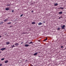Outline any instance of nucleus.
<instances>
[{"label": "nucleus", "mask_w": 66, "mask_h": 66, "mask_svg": "<svg viewBox=\"0 0 66 66\" xmlns=\"http://www.w3.org/2000/svg\"><path fill=\"white\" fill-rule=\"evenodd\" d=\"M65 25H63L62 27H61L62 29L63 30L64 29H65V28H65Z\"/></svg>", "instance_id": "f257e3e1"}, {"label": "nucleus", "mask_w": 66, "mask_h": 66, "mask_svg": "<svg viewBox=\"0 0 66 66\" xmlns=\"http://www.w3.org/2000/svg\"><path fill=\"white\" fill-rule=\"evenodd\" d=\"M5 49H6V48H4L1 49V50H2V51H3V50H5Z\"/></svg>", "instance_id": "f03ea898"}, {"label": "nucleus", "mask_w": 66, "mask_h": 66, "mask_svg": "<svg viewBox=\"0 0 66 66\" xmlns=\"http://www.w3.org/2000/svg\"><path fill=\"white\" fill-rule=\"evenodd\" d=\"M37 54H38V52H36L34 54V56H36Z\"/></svg>", "instance_id": "7ed1b4c3"}, {"label": "nucleus", "mask_w": 66, "mask_h": 66, "mask_svg": "<svg viewBox=\"0 0 66 66\" xmlns=\"http://www.w3.org/2000/svg\"><path fill=\"white\" fill-rule=\"evenodd\" d=\"M38 26H41V25L42 24V23L41 22H40L38 23Z\"/></svg>", "instance_id": "20e7f679"}, {"label": "nucleus", "mask_w": 66, "mask_h": 66, "mask_svg": "<svg viewBox=\"0 0 66 66\" xmlns=\"http://www.w3.org/2000/svg\"><path fill=\"white\" fill-rule=\"evenodd\" d=\"M30 46V45H28V44H25V47H28V46Z\"/></svg>", "instance_id": "39448f33"}, {"label": "nucleus", "mask_w": 66, "mask_h": 66, "mask_svg": "<svg viewBox=\"0 0 66 66\" xmlns=\"http://www.w3.org/2000/svg\"><path fill=\"white\" fill-rule=\"evenodd\" d=\"M15 46H18V45H19V44L17 43H16V44H15Z\"/></svg>", "instance_id": "423d86ee"}, {"label": "nucleus", "mask_w": 66, "mask_h": 66, "mask_svg": "<svg viewBox=\"0 0 66 66\" xmlns=\"http://www.w3.org/2000/svg\"><path fill=\"white\" fill-rule=\"evenodd\" d=\"M10 10V9L8 8H7L5 9V10L6 11H8V10Z\"/></svg>", "instance_id": "0eeeda50"}, {"label": "nucleus", "mask_w": 66, "mask_h": 66, "mask_svg": "<svg viewBox=\"0 0 66 66\" xmlns=\"http://www.w3.org/2000/svg\"><path fill=\"white\" fill-rule=\"evenodd\" d=\"M8 62H9V61H8V60H6L5 61V63H7Z\"/></svg>", "instance_id": "6e6552de"}, {"label": "nucleus", "mask_w": 66, "mask_h": 66, "mask_svg": "<svg viewBox=\"0 0 66 66\" xmlns=\"http://www.w3.org/2000/svg\"><path fill=\"white\" fill-rule=\"evenodd\" d=\"M6 45H9L10 44V42H7L6 43Z\"/></svg>", "instance_id": "1a4fd4ad"}, {"label": "nucleus", "mask_w": 66, "mask_h": 66, "mask_svg": "<svg viewBox=\"0 0 66 66\" xmlns=\"http://www.w3.org/2000/svg\"><path fill=\"white\" fill-rule=\"evenodd\" d=\"M3 22H0V24H3Z\"/></svg>", "instance_id": "9d476101"}, {"label": "nucleus", "mask_w": 66, "mask_h": 66, "mask_svg": "<svg viewBox=\"0 0 66 66\" xmlns=\"http://www.w3.org/2000/svg\"><path fill=\"white\" fill-rule=\"evenodd\" d=\"M62 13L63 12H60L59 13V14H62Z\"/></svg>", "instance_id": "9b49d317"}, {"label": "nucleus", "mask_w": 66, "mask_h": 66, "mask_svg": "<svg viewBox=\"0 0 66 66\" xmlns=\"http://www.w3.org/2000/svg\"><path fill=\"white\" fill-rule=\"evenodd\" d=\"M31 23L32 24H35V22H33Z\"/></svg>", "instance_id": "f8f14e48"}, {"label": "nucleus", "mask_w": 66, "mask_h": 66, "mask_svg": "<svg viewBox=\"0 0 66 66\" xmlns=\"http://www.w3.org/2000/svg\"><path fill=\"white\" fill-rule=\"evenodd\" d=\"M16 47V46H14V45H13L11 47L12 48V49L13 48V47Z\"/></svg>", "instance_id": "ddd939ff"}, {"label": "nucleus", "mask_w": 66, "mask_h": 66, "mask_svg": "<svg viewBox=\"0 0 66 66\" xmlns=\"http://www.w3.org/2000/svg\"><path fill=\"white\" fill-rule=\"evenodd\" d=\"M58 5L57 3H56L54 4V6H57Z\"/></svg>", "instance_id": "4468645a"}, {"label": "nucleus", "mask_w": 66, "mask_h": 66, "mask_svg": "<svg viewBox=\"0 0 66 66\" xmlns=\"http://www.w3.org/2000/svg\"><path fill=\"white\" fill-rule=\"evenodd\" d=\"M8 20L7 19H5L4 20V21L5 22H6V21H7Z\"/></svg>", "instance_id": "2eb2a0df"}, {"label": "nucleus", "mask_w": 66, "mask_h": 66, "mask_svg": "<svg viewBox=\"0 0 66 66\" xmlns=\"http://www.w3.org/2000/svg\"><path fill=\"white\" fill-rule=\"evenodd\" d=\"M47 39H48V38H46V39L44 40V41H46V40H47Z\"/></svg>", "instance_id": "dca6fc26"}, {"label": "nucleus", "mask_w": 66, "mask_h": 66, "mask_svg": "<svg viewBox=\"0 0 66 66\" xmlns=\"http://www.w3.org/2000/svg\"><path fill=\"white\" fill-rule=\"evenodd\" d=\"M28 44H33V42H31L30 43L28 42Z\"/></svg>", "instance_id": "f3484780"}, {"label": "nucleus", "mask_w": 66, "mask_h": 66, "mask_svg": "<svg viewBox=\"0 0 66 66\" xmlns=\"http://www.w3.org/2000/svg\"><path fill=\"white\" fill-rule=\"evenodd\" d=\"M60 28H58L57 29V30H58V31L60 30Z\"/></svg>", "instance_id": "a211bd4d"}, {"label": "nucleus", "mask_w": 66, "mask_h": 66, "mask_svg": "<svg viewBox=\"0 0 66 66\" xmlns=\"http://www.w3.org/2000/svg\"><path fill=\"white\" fill-rule=\"evenodd\" d=\"M11 22H10L9 23H7V24H11Z\"/></svg>", "instance_id": "6ab92c4d"}, {"label": "nucleus", "mask_w": 66, "mask_h": 66, "mask_svg": "<svg viewBox=\"0 0 66 66\" xmlns=\"http://www.w3.org/2000/svg\"><path fill=\"white\" fill-rule=\"evenodd\" d=\"M4 60V58H2L1 59V61H3V60Z\"/></svg>", "instance_id": "aec40b11"}, {"label": "nucleus", "mask_w": 66, "mask_h": 66, "mask_svg": "<svg viewBox=\"0 0 66 66\" xmlns=\"http://www.w3.org/2000/svg\"><path fill=\"white\" fill-rule=\"evenodd\" d=\"M22 16H23V14H22L20 15V17H22Z\"/></svg>", "instance_id": "412c9836"}, {"label": "nucleus", "mask_w": 66, "mask_h": 66, "mask_svg": "<svg viewBox=\"0 0 66 66\" xmlns=\"http://www.w3.org/2000/svg\"><path fill=\"white\" fill-rule=\"evenodd\" d=\"M32 4H35V2H32Z\"/></svg>", "instance_id": "4be33fe9"}, {"label": "nucleus", "mask_w": 66, "mask_h": 66, "mask_svg": "<svg viewBox=\"0 0 66 66\" xmlns=\"http://www.w3.org/2000/svg\"><path fill=\"white\" fill-rule=\"evenodd\" d=\"M60 9H61L62 10H63V9H64V8H62V7H60Z\"/></svg>", "instance_id": "5701e85b"}, {"label": "nucleus", "mask_w": 66, "mask_h": 66, "mask_svg": "<svg viewBox=\"0 0 66 66\" xmlns=\"http://www.w3.org/2000/svg\"><path fill=\"white\" fill-rule=\"evenodd\" d=\"M10 4H9V5H7V6H10Z\"/></svg>", "instance_id": "b1692460"}, {"label": "nucleus", "mask_w": 66, "mask_h": 66, "mask_svg": "<svg viewBox=\"0 0 66 66\" xmlns=\"http://www.w3.org/2000/svg\"><path fill=\"white\" fill-rule=\"evenodd\" d=\"M2 65V63L0 64V66H1Z\"/></svg>", "instance_id": "393cba45"}, {"label": "nucleus", "mask_w": 66, "mask_h": 66, "mask_svg": "<svg viewBox=\"0 0 66 66\" xmlns=\"http://www.w3.org/2000/svg\"><path fill=\"white\" fill-rule=\"evenodd\" d=\"M12 27H13V26H11L10 27H9V28H12Z\"/></svg>", "instance_id": "a878e982"}, {"label": "nucleus", "mask_w": 66, "mask_h": 66, "mask_svg": "<svg viewBox=\"0 0 66 66\" xmlns=\"http://www.w3.org/2000/svg\"><path fill=\"white\" fill-rule=\"evenodd\" d=\"M63 47V46H61V48H62Z\"/></svg>", "instance_id": "bb28decb"}, {"label": "nucleus", "mask_w": 66, "mask_h": 66, "mask_svg": "<svg viewBox=\"0 0 66 66\" xmlns=\"http://www.w3.org/2000/svg\"><path fill=\"white\" fill-rule=\"evenodd\" d=\"M30 65L31 66H33V65H32V64H30Z\"/></svg>", "instance_id": "cd10ccee"}, {"label": "nucleus", "mask_w": 66, "mask_h": 66, "mask_svg": "<svg viewBox=\"0 0 66 66\" xmlns=\"http://www.w3.org/2000/svg\"><path fill=\"white\" fill-rule=\"evenodd\" d=\"M14 12V10L12 11V12Z\"/></svg>", "instance_id": "c85d7f7f"}, {"label": "nucleus", "mask_w": 66, "mask_h": 66, "mask_svg": "<svg viewBox=\"0 0 66 66\" xmlns=\"http://www.w3.org/2000/svg\"><path fill=\"white\" fill-rule=\"evenodd\" d=\"M33 12H34V11H31V12L32 13H33Z\"/></svg>", "instance_id": "c756f323"}, {"label": "nucleus", "mask_w": 66, "mask_h": 66, "mask_svg": "<svg viewBox=\"0 0 66 66\" xmlns=\"http://www.w3.org/2000/svg\"><path fill=\"white\" fill-rule=\"evenodd\" d=\"M61 17H59V19H61Z\"/></svg>", "instance_id": "7c9ffc66"}, {"label": "nucleus", "mask_w": 66, "mask_h": 66, "mask_svg": "<svg viewBox=\"0 0 66 66\" xmlns=\"http://www.w3.org/2000/svg\"><path fill=\"white\" fill-rule=\"evenodd\" d=\"M26 44H28V41H27V42H26Z\"/></svg>", "instance_id": "2f4dec72"}, {"label": "nucleus", "mask_w": 66, "mask_h": 66, "mask_svg": "<svg viewBox=\"0 0 66 66\" xmlns=\"http://www.w3.org/2000/svg\"><path fill=\"white\" fill-rule=\"evenodd\" d=\"M43 22V23H45V22L44 21Z\"/></svg>", "instance_id": "473e14b6"}, {"label": "nucleus", "mask_w": 66, "mask_h": 66, "mask_svg": "<svg viewBox=\"0 0 66 66\" xmlns=\"http://www.w3.org/2000/svg\"><path fill=\"white\" fill-rule=\"evenodd\" d=\"M2 37V36H0V38H1V37Z\"/></svg>", "instance_id": "72a5a7b5"}, {"label": "nucleus", "mask_w": 66, "mask_h": 66, "mask_svg": "<svg viewBox=\"0 0 66 66\" xmlns=\"http://www.w3.org/2000/svg\"><path fill=\"white\" fill-rule=\"evenodd\" d=\"M23 42H22L21 43V44H23Z\"/></svg>", "instance_id": "f704fd0d"}, {"label": "nucleus", "mask_w": 66, "mask_h": 66, "mask_svg": "<svg viewBox=\"0 0 66 66\" xmlns=\"http://www.w3.org/2000/svg\"><path fill=\"white\" fill-rule=\"evenodd\" d=\"M1 52H0V53H1Z\"/></svg>", "instance_id": "c9c22d12"}]
</instances>
